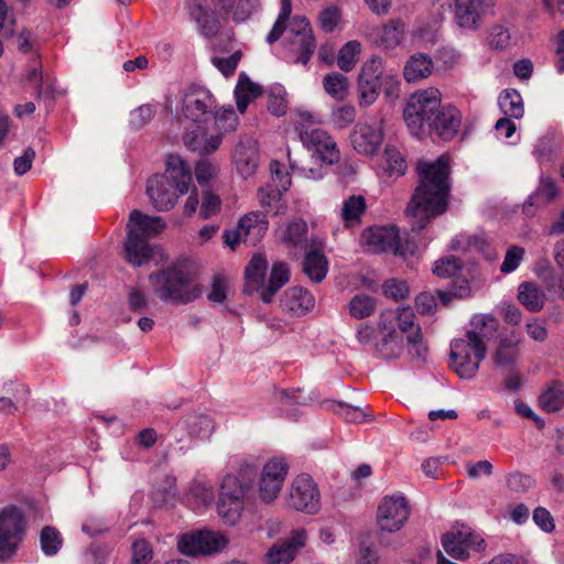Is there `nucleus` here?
Wrapping results in <instances>:
<instances>
[{"mask_svg":"<svg viewBox=\"0 0 564 564\" xmlns=\"http://www.w3.org/2000/svg\"><path fill=\"white\" fill-rule=\"evenodd\" d=\"M242 57V51L236 50L228 57H214L213 64L226 76H230L235 73L238 63Z\"/></svg>","mask_w":564,"mask_h":564,"instance_id":"e2e57ef3","label":"nucleus"},{"mask_svg":"<svg viewBox=\"0 0 564 564\" xmlns=\"http://www.w3.org/2000/svg\"><path fill=\"white\" fill-rule=\"evenodd\" d=\"M280 177V174L276 172V178ZM284 178V183L276 184L275 178L272 180L273 184H268L258 189V198L260 205L267 209H271L282 196V193L288 189L291 181L288 175H282L281 181Z\"/></svg>","mask_w":564,"mask_h":564,"instance_id":"a19ab883","label":"nucleus"},{"mask_svg":"<svg viewBox=\"0 0 564 564\" xmlns=\"http://www.w3.org/2000/svg\"><path fill=\"white\" fill-rule=\"evenodd\" d=\"M520 337L513 332L502 336L491 356L495 366L503 369H512L520 355Z\"/></svg>","mask_w":564,"mask_h":564,"instance_id":"a878e982","label":"nucleus"},{"mask_svg":"<svg viewBox=\"0 0 564 564\" xmlns=\"http://www.w3.org/2000/svg\"><path fill=\"white\" fill-rule=\"evenodd\" d=\"M300 139L308 150L318 153L327 164H333L338 160L339 152L336 143L326 131L322 129L304 130L300 132Z\"/></svg>","mask_w":564,"mask_h":564,"instance_id":"412c9836","label":"nucleus"},{"mask_svg":"<svg viewBox=\"0 0 564 564\" xmlns=\"http://www.w3.org/2000/svg\"><path fill=\"white\" fill-rule=\"evenodd\" d=\"M249 490L242 487L234 474H227L221 484L217 510L229 524H235L243 510V498Z\"/></svg>","mask_w":564,"mask_h":564,"instance_id":"6e6552de","label":"nucleus"},{"mask_svg":"<svg viewBox=\"0 0 564 564\" xmlns=\"http://www.w3.org/2000/svg\"><path fill=\"white\" fill-rule=\"evenodd\" d=\"M166 173L180 194H186L192 185V167L180 155L170 154L166 159Z\"/></svg>","mask_w":564,"mask_h":564,"instance_id":"cd10ccee","label":"nucleus"},{"mask_svg":"<svg viewBox=\"0 0 564 564\" xmlns=\"http://www.w3.org/2000/svg\"><path fill=\"white\" fill-rule=\"evenodd\" d=\"M482 0H456L455 19L457 24L467 30L476 31L480 21Z\"/></svg>","mask_w":564,"mask_h":564,"instance_id":"c756f323","label":"nucleus"},{"mask_svg":"<svg viewBox=\"0 0 564 564\" xmlns=\"http://www.w3.org/2000/svg\"><path fill=\"white\" fill-rule=\"evenodd\" d=\"M382 59L372 57L366 61L360 69L358 78L359 105L368 107L372 105L382 87Z\"/></svg>","mask_w":564,"mask_h":564,"instance_id":"ddd939ff","label":"nucleus"},{"mask_svg":"<svg viewBox=\"0 0 564 564\" xmlns=\"http://www.w3.org/2000/svg\"><path fill=\"white\" fill-rule=\"evenodd\" d=\"M183 140L187 149L206 155L215 152L219 148L221 143V135H209L205 128L197 126L193 130L187 131Z\"/></svg>","mask_w":564,"mask_h":564,"instance_id":"bb28decb","label":"nucleus"},{"mask_svg":"<svg viewBox=\"0 0 564 564\" xmlns=\"http://www.w3.org/2000/svg\"><path fill=\"white\" fill-rule=\"evenodd\" d=\"M416 172L419 182L405 213L415 219L413 226L422 230L430 219L447 209L451 191L448 160L442 155L434 162L417 161Z\"/></svg>","mask_w":564,"mask_h":564,"instance_id":"f257e3e1","label":"nucleus"},{"mask_svg":"<svg viewBox=\"0 0 564 564\" xmlns=\"http://www.w3.org/2000/svg\"><path fill=\"white\" fill-rule=\"evenodd\" d=\"M465 338L451 343L449 367L463 379L476 376L480 362L486 358V341L492 339L498 330V321L492 316H475Z\"/></svg>","mask_w":564,"mask_h":564,"instance_id":"f03ea898","label":"nucleus"},{"mask_svg":"<svg viewBox=\"0 0 564 564\" xmlns=\"http://www.w3.org/2000/svg\"><path fill=\"white\" fill-rule=\"evenodd\" d=\"M462 270V262L454 256L445 257L435 262L433 272L438 278L449 279L454 278Z\"/></svg>","mask_w":564,"mask_h":564,"instance_id":"4d7b16f0","label":"nucleus"},{"mask_svg":"<svg viewBox=\"0 0 564 564\" xmlns=\"http://www.w3.org/2000/svg\"><path fill=\"white\" fill-rule=\"evenodd\" d=\"M228 291V281L223 276H214L212 290L207 297L210 302L220 304L226 300Z\"/></svg>","mask_w":564,"mask_h":564,"instance_id":"338daca9","label":"nucleus"},{"mask_svg":"<svg viewBox=\"0 0 564 564\" xmlns=\"http://www.w3.org/2000/svg\"><path fill=\"white\" fill-rule=\"evenodd\" d=\"M383 169L389 176H401L408 165L402 154L393 147L387 145L383 153Z\"/></svg>","mask_w":564,"mask_h":564,"instance_id":"09e8293b","label":"nucleus"},{"mask_svg":"<svg viewBox=\"0 0 564 564\" xmlns=\"http://www.w3.org/2000/svg\"><path fill=\"white\" fill-rule=\"evenodd\" d=\"M307 225L303 219H295L290 223L283 235V242L293 247L306 246Z\"/></svg>","mask_w":564,"mask_h":564,"instance_id":"8fccbe9b","label":"nucleus"},{"mask_svg":"<svg viewBox=\"0 0 564 564\" xmlns=\"http://www.w3.org/2000/svg\"><path fill=\"white\" fill-rule=\"evenodd\" d=\"M232 160L237 172L247 178L254 174L258 167V151L251 143H238L235 148Z\"/></svg>","mask_w":564,"mask_h":564,"instance_id":"7c9ffc66","label":"nucleus"},{"mask_svg":"<svg viewBox=\"0 0 564 564\" xmlns=\"http://www.w3.org/2000/svg\"><path fill=\"white\" fill-rule=\"evenodd\" d=\"M40 544L45 555L53 556L62 549L63 538L56 528L46 525L41 530Z\"/></svg>","mask_w":564,"mask_h":564,"instance_id":"de8ad7c7","label":"nucleus"},{"mask_svg":"<svg viewBox=\"0 0 564 564\" xmlns=\"http://www.w3.org/2000/svg\"><path fill=\"white\" fill-rule=\"evenodd\" d=\"M348 313L351 317L362 319L372 315L377 307L375 297L367 294H356L348 305Z\"/></svg>","mask_w":564,"mask_h":564,"instance_id":"c03bdc74","label":"nucleus"},{"mask_svg":"<svg viewBox=\"0 0 564 564\" xmlns=\"http://www.w3.org/2000/svg\"><path fill=\"white\" fill-rule=\"evenodd\" d=\"M539 405L547 413H554L564 408V387L560 380H553L539 397Z\"/></svg>","mask_w":564,"mask_h":564,"instance_id":"c9c22d12","label":"nucleus"},{"mask_svg":"<svg viewBox=\"0 0 564 564\" xmlns=\"http://www.w3.org/2000/svg\"><path fill=\"white\" fill-rule=\"evenodd\" d=\"M189 496L194 498L198 505L204 507L210 505L215 498L214 489L210 485L194 480L189 487Z\"/></svg>","mask_w":564,"mask_h":564,"instance_id":"bf43d9fd","label":"nucleus"},{"mask_svg":"<svg viewBox=\"0 0 564 564\" xmlns=\"http://www.w3.org/2000/svg\"><path fill=\"white\" fill-rule=\"evenodd\" d=\"M361 242L373 253L392 252L394 256L406 257L415 251V243L402 241L397 227H370L362 231Z\"/></svg>","mask_w":564,"mask_h":564,"instance_id":"0eeeda50","label":"nucleus"},{"mask_svg":"<svg viewBox=\"0 0 564 564\" xmlns=\"http://www.w3.org/2000/svg\"><path fill=\"white\" fill-rule=\"evenodd\" d=\"M442 545L449 556L458 561H465L469 557V549L474 551L485 549V540L469 528L463 527L444 533Z\"/></svg>","mask_w":564,"mask_h":564,"instance_id":"f8f14e48","label":"nucleus"},{"mask_svg":"<svg viewBox=\"0 0 564 564\" xmlns=\"http://www.w3.org/2000/svg\"><path fill=\"white\" fill-rule=\"evenodd\" d=\"M382 313H391L394 316V318H392V329H395L397 324L399 327L398 333L402 336H406L409 354L415 358H423L427 348L423 343L422 330L416 321L414 311L406 306L398 311L386 310Z\"/></svg>","mask_w":564,"mask_h":564,"instance_id":"9b49d317","label":"nucleus"},{"mask_svg":"<svg viewBox=\"0 0 564 564\" xmlns=\"http://www.w3.org/2000/svg\"><path fill=\"white\" fill-rule=\"evenodd\" d=\"M361 53V44L357 40L348 41L337 54V65L343 72H350L355 68Z\"/></svg>","mask_w":564,"mask_h":564,"instance_id":"a18cd8bd","label":"nucleus"},{"mask_svg":"<svg viewBox=\"0 0 564 564\" xmlns=\"http://www.w3.org/2000/svg\"><path fill=\"white\" fill-rule=\"evenodd\" d=\"M177 495L176 490V478L171 475H166L162 484L153 491V499L159 503H167L172 501Z\"/></svg>","mask_w":564,"mask_h":564,"instance_id":"13d9d810","label":"nucleus"},{"mask_svg":"<svg viewBox=\"0 0 564 564\" xmlns=\"http://www.w3.org/2000/svg\"><path fill=\"white\" fill-rule=\"evenodd\" d=\"M26 533L23 511L15 506L0 510V561H9L17 554Z\"/></svg>","mask_w":564,"mask_h":564,"instance_id":"423d86ee","label":"nucleus"},{"mask_svg":"<svg viewBox=\"0 0 564 564\" xmlns=\"http://www.w3.org/2000/svg\"><path fill=\"white\" fill-rule=\"evenodd\" d=\"M392 318L394 316L391 313H381L378 319L382 337L375 344V349L384 359H397L404 351V338L397 329H392Z\"/></svg>","mask_w":564,"mask_h":564,"instance_id":"a211bd4d","label":"nucleus"},{"mask_svg":"<svg viewBox=\"0 0 564 564\" xmlns=\"http://www.w3.org/2000/svg\"><path fill=\"white\" fill-rule=\"evenodd\" d=\"M289 466L283 458L273 457L263 466L259 479V497L272 502L280 494Z\"/></svg>","mask_w":564,"mask_h":564,"instance_id":"4468645a","label":"nucleus"},{"mask_svg":"<svg viewBox=\"0 0 564 564\" xmlns=\"http://www.w3.org/2000/svg\"><path fill=\"white\" fill-rule=\"evenodd\" d=\"M518 300L531 312L542 310L545 301L544 293L533 282H523L519 286Z\"/></svg>","mask_w":564,"mask_h":564,"instance_id":"ea45409f","label":"nucleus"},{"mask_svg":"<svg viewBox=\"0 0 564 564\" xmlns=\"http://www.w3.org/2000/svg\"><path fill=\"white\" fill-rule=\"evenodd\" d=\"M214 429V420L209 415L193 412L183 416L172 429V433L175 438L178 433L186 432L191 438L206 440L213 434Z\"/></svg>","mask_w":564,"mask_h":564,"instance_id":"5701e85b","label":"nucleus"},{"mask_svg":"<svg viewBox=\"0 0 564 564\" xmlns=\"http://www.w3.org/2000/svg\"><path fill=\"white\" fill-rule=\"evenodd\" d=\"M506 486L511 492L525 494L534 486V479L530 475L516 470L506 476Z\"/></svg>","mask_w":564,"mask_h":564,"instance_id":"6e6d98bb","label":"nucleus"},{"mask_svg":"<svg viewBox=\"0 0 564 564\" xmlns=\"http://www.w3.org/2000/svg\"><path fill=\"white\" fill-rule=\"evenodd\" d=\"M323 88L333 98L343 100L348 91V78L337 72L326 74L323 78Z\"/></svg>","mask_w":564,"mask_h":564,"instance_id":"49530a36","label":"nucleus"},{"mask_svg":"<svg viewBox=\"0 0 564 564\" xmlns=\"http://www.w3.org/2000/svg\"><path fill=\"white\" fill-rule=\"evenodd\" d=\"M366 210V199L362 195H351L344 200L340 216L346 226L360 224V217Z\"/></svg>","mask_w":564,"mask_h":564,"instance_id":"37998d69","label":"nucleus"},{"mask_svg":"<svg viewBox=\"0 0 564 564\" xmlns=\"http://www.w3.org/2000/svg\"><path fill=\"white\" fill-rule=\"evenodd\" d=\"M314 297L304 289L293 286L288 289L281 300L284 311L294 316H302L311 311L314 306Z\"/></svg>","mask_w":564,"mask_h":564,"instance_id":"c85d7f7f","label":"nucleus"},{"mask_svg":"<svg viewBox=\"0 0 564 564\" xmlns=\"http://www.w3.org/2000/svg\"><path fill=\"white\" fill-rule=\"evenodd\" d=\"M441 107V93L429 88L414 93L403 111L405 123L411 133L417 138L426 135V124Z\"/></svg>","mask_w":564,"mask_h":564,"instance_id":"39448f33","label":"nucleus"},{"mask_svg":"<svg viewBox=\"0 0 564 564\" xmlns=\"http://www.w3.org/2000/svg\"><path fill=\"white\" fill-rule=\"evenodd\" d=\"M210 120L214 121L218 134L234 131L238 126V117L232 108L229 109H214Z\"/></svg>","mask_w":564,"mask_h":564,"instance_id":"603ef678","label":"nucleus"},{"mask_svg":"<svg viewBox=\"0 0 564 564\" xmlns=\"http://www.w3.org/2000/svg\"><path fill=\"white\" fill-rule=\"evenodd\" d=\"M267 270L268 261L265 257L261 253L254 254L245 269L247 288L259 291L264 284Z\"/></svg>","mask_w":564,"mask_h":564,"instance_id":"4c0bfd02","label":"nucleus"},{"mask_svg":"<svg viewBox=\"0 0 564 564\" xmlns=\"http://www.w3.org/2000/svg\"><path fill=\"white\" fill-rule=\"evenodd\" d=\"M290 505L295 510L310 514L319 510V491L310 476L299 475L294 478L290 490Z\"/></svg>","mask_w":564,"mask_h":564,"instance_id":"2eb2a0df","label":"nucleus"},{"mask_svg":"<svg viewBox=\"0 0 564 564\" xmlns=\"http://www.w3.org/2000/svg\"><path fill=\"white\" fill-rule=\"evenodd\" d=\"M147 194L158 212L172 209L181 195L169 176L159 174L148 180Z\"/></svg>","mask_w":564,"mask_h":564,"instance_id":"6ab92c4d","label":"nucleus"},{"mask_svg":"<svg viewBox=\"0 0 564 564\" xmlns=\"http://www.w3.org/2000/svg\"><path fill=\"white\" fill-rule=\"evenodd\" d=\"M557 196L558 188L556 184L550 178L542 180L534 195L530 197L529 206H533L534 204H550Z\"/></svg>","mask_w":564,"mask_h":564,"instance_id":"864d4df0","label":"nucleus"},{"mask_svg":"<svg viewBox=\"0 0 564 564\" xmlns=\"http://www.w3.org/2000/svg\"><path fill=\"white\" fill-rule=\"evenodd\" d=\"M524 256V249L519 246H511L505 256V260L501 264V272L510 273L514 271L521 263Z\"/></svg>","mask_w":564,"mask_h":564,"instance_id":"0e129e2a","label":"nucleus"},{"mask_svg":"<svg viewBox=\"0 0 564 564\" xmlns=\"http://www.w3.org/2000/svg\"><path fill=\"white\" fill-rule=\"evenodd\" d=\"M410 513L411 509L405 497L400 495L386 496L377 509V525L382 532H397L404 527Z\"/></svg>","mask_w":564,"mask_h":564,"instance_id":"9d476101","label":"nucleus"},{"mask_svg":"<svg viewBox=\"0 0 564 564\" xmlns=\"http://www.w3.org/2000/svg\"><path fill=\"white\" fill-rule=\"evenodd\" d=\"M268 228L269 223L264 213L251 212L240 218L234 230H226L223 236L225 243L230 246L231 249L241 241L250 246H256L261 241Z\"/></svg>","mask_w":564,"mask_h":564,"instance_id":"1a4fd4ad","label":"nucleus"},{"mask_svg":"<svg viewBox=\"0 0 564 564\" xmlns=\"http://www.w3.org/2000/svg\"><path fill=\"white\" fill-rule=\"evenodd\" d=\"M155 115V109L152 105H142L130 112L129 123L133 129H141L149 123Z\"/></svg>","mask_w":564,"mask_h":564,"instance_id":"052dcab7","label":"nucleus"},{"mask_svg":"<svg viewBox=\"0 0 564 564\" xmlns=\"http://www.w3.org/2000/svg\"><path fill=\"white\" fill-rule=\"evenodd\" d=\"M126 260L134 267L148 263L152 258V248L148 238L134 228L128 229V237L124 243Z\"/></svg>","mask_w":564,"mask_h":564,"instance_id":"393cba45","label":"nucleus"},{"mask_svg":"<svg viewBox=\"0 0 564 564\" xmlns=\"http://www.w3.org/2000/svg\"><path fill=\"white\" fill-rule=\"evenodd\" d=\"M288 57L293 63L306 65L316 50L315 37H293L284 43Z\"/></svg>","mask_w":564,"mask_h":564,"instance_id":"72a5a7b5","label":"nucleus"},{"mask_svg":"<svg viewBox=\"0 0 564 564\" xmlns=\"http://www.w3.org/2000/svg\"><path fill=\"white\" fill-rule=\"evenodd\" d=\"M132 556L130 564L148 563L153 557V550L150 543L144 539H139L132 543Z\"/></svg>","mask_w":564,"mask_h":564,"instance_id":"680f3d73","label":"nucleus"},{"mask_svg":"<svg viewBox=\"0 0 564 564\" xmlns=\"http://www.w3.org/2000/svg\"><path fill=\"white\" fill-rule=\"evenodd\" d=\"M127 227L128 229L134 228L149 239V237L161 232L165 228V223L162 217L148 216L134 209L130 213Z\"/></svg>","mask_w":564,"mask_h":564,"instance_id":"473e14b6","label":"nucleus"},{"mask_svg":"<svg viewBox=\"0 0 564 564\" xmlns=\"http://www.w3.org/2000/svg\"><path fill=\"white\" fill-rule=\"evenodd\" d=\"M225 535L212 531L184 534L178 541V551L185 555L212 554L227 545Z\"/></svg>","mask_w":564,"mask_h":564,"instance_id":"dca6fc26","label":"nucleus"},{"mask_svg":"<svg viewBox=\"0 0 564 564\" xmlns=\"http://www.w3.org/2000/svg\"><path fill=\"white\" fill-rule=\"evenodd\" d=\"M149 280L154 294L163 302L184 305L199 297L202 293L191 274L177 264L150 274Z\"/></svg>","mask_w":564,"mask_h":564,"instance_id":"20e7f679","label":"nucleus"},{"mask_svg":"<svg viewBox=\"0 0 564 564\" xmlns=\"http://www.w3.org/2000/svg\"><path fill=\"white\" fill-rule=\"evenodd\" d=\"M210 11L203 0H191L187 10L203 35H217L231 13L236 22L246 21L258 6V0H210Z\"/></svg>","mask_w":564,"mask_h":564,"instance_id":"7ed1b4c3","label":"nucleus"},{"mask_svg":"<svg viewBox=\"0 0 564 564\" xmlns=\"http://www.w3.org/2000/svg\"><path fill=\"white\" fill-rule=\"evenodd\" d=\"M501 111L510 118L520 119L523 117L524 107L521 95L516 89H506L499 96Z\"/></svg>","mask_w":564,"mask_h":564,"instance_id":"79ce46f5","label":"nucleus"},{"mask_svg":"<svg viewBox=\"0 0 564 564\" xmlns=\"http://www.w3.org/2000/svg\"><path fill=\"white\" fill-rule=\"evenodd\" d=\"M335 412L340 415L345 421L350 423H361L366 421H371L373 415L368 413L366 408L362 405L348 404L344 402H339Z\"/></svg>","mask_w":564,"mask_h":564,"instance_id":"3c124183","label":"nucleus"},{"mask_svg":"<svg viewBox=\"0 0 564 564\" xmlns=\"http://www.w3.org/2000/svg\"><path fill=\"white\" fill-rule=\"evenodd\" d=\"M307 540L306 531L297 529L292 531L291 536L274 543L264 555L265 564H289L294 560L297 552L305 546Z\"/></svg>","mask_w":564,"mask_h":564,"instance_id":"aec40b11","label":"nucleus"},{"mask_svg":"<svg viewBox=\"0 0 564 564\" xmlns=\"http://www.w3.org/2000/svg\"><path fill=\"white\" fill-rule=\"evenodd\" d=\"M341 21V11L336 6H329L322 10L318 15L319 28L324 33H333Z\"/></svg>","mask_w":564,"mask_h":564,"instance_id":"5fc2aeb1","label":"nucleus"},{"mask_svg":"<svg viewBox=\"0 0 564 564\" xmlns=\"http://www.w3.org/2000/svg\"><path fill=\"white\" fill-rule=\"evenodd\" d=\"M433 63L432 59L424 54H414L406 62L403 75L406 82L414 83L420 79L426 78L432 74Z\"/></svg>","mask_w":564,"mask_h":564,"instance_id":"e433bc0d","label":"nucleus"},{"mask_svg":"<svg viewBox=\"0 0 564 564\" xmlns=\"http://www.w3.org/2000/svg\"><path fill=\"white\" fill-rule=\"evenodd\" d=\"M303 271L313 282H321L328 271L326 257L318 250L307 252L303 261Z\"/></svg>","mask_w":564,"mask_h":564,"instance_id":"58836bf2","label":"nucleus"},{"mask_svg":"<svg viewBox=\"0 0 564 564\" xmlns=\"http://www.w3.org/2000/svg\"><path fill=\"white\" fill-rule=\"evenodd\" d=\"M381 121L376 124H359L350 134L354 149L362 154H373L382 143Z\"/></svg>","mask_w":564,"mask_h":564,"instance_id":"b1692460","label":"nucleus"},{"mask_svg":"<svg viewBox=\"0 0 564 564\" xmlns=\"http://www.w3.org/2000/svg\"><path fill=\"white\" fill-rule=\"evenodd\" d=\"M220 204L221 202L219 196L209 192H205L203 196V203L199 208V216L203 219L210 218L220 210Z\"/></svg>","mask_w":564,"mask_h":564,"instance_id":"69168bd1","label":"nucleus"},{"mask_svg":"<svg viewBox=\"0 0 564 564\" xmlns=\"http://www.w3.org/2000/svg\"><path fill=\"white\" fill-rule=\"evenodd\" d=\"M462 115L455 107H440L436 115L426 124V134L436 133L443 140L453 139L459 130Z\"/></svg>","mask_w":564,"mask_h":564,"instance_id":"4be33fe9","label":"nucleus"},{"mask_svg":"<svg viewBox=\"0 0 564 564\" xmlns=\"http://www.w3.org/2000/svg\"><path fill=\"white\" fill-rule=\"evenodd\" d=\"M465 468L468 478L474 480L480 478L481 476L489 477L494 473V466L487 459L478 460L476 463H467Z\"/></svg>","mask_w":564,"mask_h":564,"instance_id":"774afa93","label":"nucleus"},{"mask_svg":"<svg viewBox=\"0 0 564 564\" xmlns=\"http://www.w3.org/2000/svg\"><path fill=\"white\" fill-rule=\"evenodd\" d=\"M262 93L261 86L253 83L245 73H241L235 88L238 111L243 113L250 101L261 96Z\"/></svg>","mask_w":564,"mask_h":564,"instance_id":"f704fd0d","label":"nucleus"},{"mask_svg":"<svg viewBox=\"0 0 564 564\" xmlns=\"http://www.w3.org/2000/svg\"><path fill=\"white\" fill-rule=\"evenodd\" d=\"M183 113L195 122L210 120L216 104L213 95L202 87H191L183 97Z\"/></svg>","mask_w":564,"mask_h":564,"instance_id":"f3484780","label":"nucleus"},{"mask_svg":"<svg viewBox=\"0 0 564 564\" xmlns=\"http://www.w3.org/2000/svg\"><path fill=\"white\" fill-rule=\"evenodd\" d=\"M290 280V270L283 262H276L272 265L269 282L267 286L260 288V299L264 303H271L278 291Z\"/></svg>","mask_w":564,"mask_h":564,"instance_id":"2f4dec72","label":"nucleus"}]
</instances>
